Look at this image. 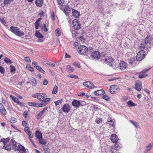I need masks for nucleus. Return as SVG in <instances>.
Instances as JSON below:
<instances>
[{
  "mask_svg": "<svg viewBox=\"0 0 153 153\" xmlns=\"http://www.w3.org/2000/svg\"><path fill=\"white\" fill-rule=\"evenodd\" d=\"M16 142L13 140H11L9 143L5 144L3 146V149L7 151L10 150L11 148L12 149L16 150Z\"/></svg>",
  "mask_w": 153,
  "mask_h": 153,
  "instance_id": "nucleus-1",
  "label": "nucleus"
},
{
  "mask_svg": "<svg viewBox=\"0 0 153 153\" xmlns=\"http://www.w3.org/2000/svg\"><path fill=\"white\" fill-rule=\"evenodd\" d=\"M105 55H104L103 57H104V58H102V61H103L105 64L112 67V63L114 61L112 57L111 56H106L105 57Z\"/></svg>",
  "mask_w": 153,
  "mask_h": 153,
  "instance_id": "nucleus-2",
  "label": "nucleus"
},
{
  "mask_svg": "<svg viewBox=\"0 0 153 153\" xmlns=\"http://www.w3.org/2000/svg\"><path fill=\"white\" fill-rule=\"evenodd\" d=\"M88 51V48L85 45H81L77 49L78 53L81 55L85 54Z\"/></svg>",
  "mask_w": 153,
  "mask_h": 153,
  "instance_id": "nucleus-3",
  "label": "nucleus"
},
{
  "mask_svg": "<svg viewBox=\"0 0 153 153\" xmlns=\"http://www.w3.org/2000/svg\"><path fill=\"white\" fill-rule=\"evenodd\" d=\"M120 90V88L117 85H112L110 86L109 91L111 94H115L117 93Z\"/></svg>",
  "mask_w": 153,
  "mask_h": 153,
  "instance_id": "nucleus-4",
  "label": "nucleus"
},
{
  "mask_svg": "<svg viewBox=\"0 0 153 153\" xmlns=\"http://www.w3.org/2000/svg\"><path fill=\"white\" fill-rule=\"evenodd\" d=\"M73 27L75 29L78 30L81 28V24L79 21L77 19L73 20L72 22Z\"/></svg>",
  "mask_w": 153,
  "mask_h": 153,
  "instance_id": "nucleus-5",
  "label": "nucleus"
},
{
  "mask_svg": "<svg viewBox=\"0 0 153 153\" xmlns=\"http://www.w3.org/2000/svg\"><path fill=\"white\" fill-rule=\"evenodd\" d=\"M145 57V52L143 50H141L138 53L136 59L137 60L140 61L143 59Z\"/></svg>",
  "mask_w": 153,
  "mask_h": 153,
  "instance_id": "nucleus-6",
  "label": "nucleus"
},
{
  "mask_svg": "<svg viewBox=\"0 0 153 153\" xmlns=\"http://www.w3.org/2000/svg\"><path fill=\"white\" fill-rule=\"evenodd\" d=\"M150 69V68L147 69H145L140 72L139 73V78L140 79H142L147 76L148 74L146 72L149 71Z\"/></svg>",
  "mask_w": 153,
  "mask_h": 153,
  "instance_id": "nucleus-7",
  "label": "nucleus"
},
{
  "mask_svg": "<svg viewBox=\"0 0 153 153\" xmlns=\"http://www.w3.org/2000/svg\"><path fill=\"white\" fill-rule=\"evenodd\" d=\"M100 53L97 51H94L91 53V56L93 59H98L100 57Z\"/></svg>",
  "mask_w": 153,
  "mask_h": 153,
  "instance_id": "nucleus-8",
  "label": "nucleus"
},
{
  "mask_svg": "<svg viewBox=\"0 0 153 153\" xmlns=\"http://www.w3.org/2000/svg\"><path fill=\"white\" fill-rule=\"evenodd\" d=\"M62 111L66 113H68L70 110V107L69 104L65 103L64 104L61 108Z\"/></svg>",
  "mask_w": 153,
  "mask_h": 153,
  "instance_id": "nucleus-9",
  "label": "nucleus"
},
{
  "mask_svg": "<svg viewBox=\"0 0 153 153\" xmlns=\"http://www.w3.org/2000/svg\"><path fill=\"white\" fill-rule=\"evenodd\" d=\"M83 85L85 87L91 89L95 88L94 85L89 81L84 82L83 83Z\"/></svg>",
  "mask_w": 153,
  "mask_h": 153,
  "instance_id": "nucleus-10",
  "label": "nucleus"
},
{
  "mask_svg": "<svg viewBox=\"0 0 153 153\" xmlns=\"http://www.w3.org/2000/svg\"><path fill=\"white\" fill-rule=\"evenodd\" d=\"M153 38L152 37L150 36H147L144 40V43L145 44H151L152 43Z\"/></svg>",
  "mask_w": 153,
  "mask_h": 153,
  "instance_id": "nucleus-11",
  "label": "nucleus"
},
{
  "mask_svg": "<svg viewBox=\"0 0 153 153\" xmlns=\"http://www.w3.org/2000/svg\"><path fill=\"white\" fill-rule=\"evenodd\" d=\"M16 150L19 151L20 153L26 152L25 148L21 145H19L18 146L16 145Z\"/></svg>",
  "mask_w": 153,
  "mask_h": 153,
  "instance_id": "nucleus-12",
  "label": "nucleus"
},
{
  "mask_svg": "<svg viewBox=\"0 0 153 153\" xmlns=\"http://www.w3.org/2000/svg\"><path fill=\"white\" fill-rule=\"evenodd\" d=\"M72 13L73 16L75 18H79L80 16L79 12L74 9L72 10Z\"/></svg>",
  "mask_w": 153,
  "mask_h": 153,
  "instance_id": "nucleus-13",
  "label": "nucleus"
},
{
  "mask_svg": "<svg viewBox=\"0 0 153 153\" xmlns=\"http://www.w3.org/2000/svg\"><path fill=\"white\" fill-rule=\"evenodd\" d=\"M127 66V64L124 61H122L120 63L119 67L121 70H122L125 69Z\"/></svg>",
  "mask_w": 153,
  "mask_h": 153,
  "instance_id": "nucleus-14",
  "label": "nucleus"
},
{
  "mask_svg": "<svg viewBox=\"0 0 153 153\" xmlns=\"http://www.w3.org/2000/svg\"><path fill=\"white\" fill-rule=\"evenodd\" d=\"M10 30L14 34L17 36L18 33L19 32L20 30L18 27L11 26L10 27Z\"/></svg>",
  "mask_w": 153,
  "mask_h": 153,
  "instance_id": "nucleus-15",
  "label": "nucleus"
},
{
  "mask_svg": "<svg viewBox=\"0 0 153 153\" xmlns=\"http://www.w3.org/2000/svg\"><path fill=\"white\" fill-rule=\"evenodd\" d=\"M111 141L113 143L117 142L118 140L117 136L116 134H112L111 137Z\"/></svg>",
  "mask_w": 153,
  "mask_h": 153,
  "instance_id": "nucleus-16",
  "label": "nucleus"
},
{
  "mask_svg": "<svg viewBox=\"0 0 153 153\" xmlns=\"http://www.w3.org/2000/svg\"><path fill=\"white\" fill-rule=\"evenodd\" d=\"M81 104L80 101L74 100L72 102V105L75 107L79 108Z\"/></svg>",
  "mask_w": 153,
  "mask_h": 153,
  "instance_id": "nucleus-17",
  "label": "nucleus"
},
{
  "mask_svg": "<svg viewBox=\"0 0 153 153\" xmlns=\"http://www.w3.org/2000/svg\"><path fill=\"white\" fill-rule=\"evenodd\" d=\"M94 93L96 96L102 95L104 94L105 91L101 89L95 91Z\"/></svg>",
  "mask_w": 153,
  "mask_h": 153,
  "instance_id": "nucleus-18",
  "label": "nucleus"
},
{
  "mask_svg": "<svg viewBox=\"0 0 153 153\" xmlns=\"http://www.w3.org/2000/svg\"><path fill=\"white\" fill-rule=\"evenodd\" d=\"M135 89L138 91H140L142 89V84L139 82H137L135 84Z\"/></svg>",
  "mask_w": 153,
  "mask_h": 153,
  "instance_id": "nucleus-19",
  "label": "nucleus"
},
{
  "mask_svg": "<svg viewBox=\"0 0 153 153\" xmlns=\"http://www.w3.org/2000/svg\"><path fill=\"white\" fill-rule=\"evenodd\" d=\"M0 111L2 114L4 115H6L7 112L6 109L1 103H0Z\"/></svg>",
  "mask_w": 153,
  "mask_h": 153,
  "instance_id": "nucleus-20",
  "label": "nucleus"
},
{
  "mask_svg": "<svg viewBox=\"0 0 153 153\" xmlns=\"http://www.w3.org/2000/svg\"><path fill=\"white\" fill-rule=\"evenodd\" d=\"M39 15L40 16V17L39 18V22L41 19L44 17L46 18L47 16L46 13L43 11H40V13H39Z\"/></svg>",
  "mask_w": 153,
  "mask_h": 153,
  "instance_id": "nucleus-21",
  "label": "nucleus"
},
{
  "mask_svg": "<svg viewBox=\"0 0 153 153\" xmlns=\"http://www.w3.org/2000/svg\"><path fill=\"white\" fill-rule=\"evenodd\" d=\"M46 97V95L44 93H41L39 94V100L41 101H43L44 98Z\"/></svg>",
  "mask_w": 153,
  "mask_h": 153,
  "instance_id": "nucleus-22",
  "label": "nucleus"
},
{
  "mask_svg": "<svg viewBox=\"0 0 153 153\" xmlns=\"http://www.w3.org/2000/svg\"><path fill=\"white\" fill-rule=\"evenodd\" d=\"M29 129L28 127H26L24 128V130L25 132L29 135V137L30 138H32L33 137V135L31 134L29 130Z\"/></svg>",
  "mask_w": 153,
  "mask_h": 153,
  "instance_id": "nucleus-23",
  "label": "nucleus"
},
{
  "mask_svg": "<svg viewBox=\"0 0 153 153\" xmlns=\"http://www.w3.org/2000/svg\"><path fill=\"white\" fill-rule=\"evenodd\" d=\"M39 26L41 28V29L42 31H44L45 32H47L48 31V29L46 27L45 24L43 23L42 24H40L39 25Z\"/></svg>",
  "mask_w": 153,
  "mask_h": 153,
  "instance_id": "nucleus-24",
  "label": "nucleus"
},
{
  "mask_svg": "<svg viewBox=\"0 0 153 153\" xmlns=\"http://www.w3.org/2000/svg\"><path fill=\"white\" fill-rule=\"evenodd\" d=\"M28 104L30 106L35 107H38V103L33 102H27Z\"/></svg>",
  "mask_w": 153,
  "mask_h": 153,
  "instance_id": "nucleus-25",
  "label": "nucleus"
},
{
  "mask_svg": "<svg viewBox=\"0 0 153 153\" xmlns=\"http://www.w3.org/2000/svg\"><path fill=\"white\" fill-rule=\"evenodd\" d=\"M9 138L8 137L6 139L3 138L1 139L0 141V142H2L3 143L4 145L5 144H7V143L9 142Z\"/></svg>",
  "mask_w": 153,
  "mask_h": 153,
  "instance_id": "nucleus-26",
  "label": "nucleus"
},
{
  "mask_svg": "<svg viewBox=\"0 0 153 153\" xmlns=\"http://www.w3.org/2000/svg\"><path fill=\"white\" fill-rule=\"evenodd\" d=\"M114 147L115 149L117 150H119L122 148V145L121 144L118 143L115 145Z\"/></svg>",
  "mask_w": 153,
  "mask_h": 153,
  "instance_id": "nucleus-27",
  "label": "nucleus"
},
{
  "mask_svg": "<svg viewBox=\"0 0 153 153\" xmlns=\"http://www.w3.org/2000/svg\"><path fill=\"white\" fill-rule=\"evenodd\" d=\"M51 100V98H47L46 97L45 98L44 100L42 102H43L44 103L47 105L50 103Z\"/></svg>",
  "mask_w": 153,
  "mask_h": 153,
  "instance_id": "nucleus-28",
  "label": "nucleus"
},
{
  "mask_svg": "<svg viewBox=\"0 0 153 153\" xmlns=\"http://www.w3.org/2000/svg\"><path fill=\"white\" fill-rule=\"evenodd\" d=\"M39 142L40 143V144L42 145H45L47 142V140L46 139H41L39 140Z\"/></svg>",
  "mask_w": 153,
  "mask_h": 153,
  "instance_id": "nucleus-29",
  "label": "nucleus"
},
{
  "mask_svg": "<svg viewBox=\"0 0 153 153\" xmlns=\"http://www.w3.org/2000/svg\"><path fill=\"white\" fill-rule=\"evenodd\" d=\"M137 61L135 58H132L130 60H129L128 62L129 64L132 65H135V61Z\"/></svg>",
  "mask_w": 153,
  "mask_h": 153,
  "instance_id": "nucleus-30",
  "label": "nucleus"
},
{
  "mask_svg": "<svg viewBox=\"0 0 153 153\" xmlns=\"http://www.w3.org/2000/svg\"><path fill=\"white\" fill-rule=\"evenodd\" d=\"M127 104L128 106L129 107H133L136 105V104L133 102L131 100L128 101L127 102Z\"/></svg>",
  "mask_w": 153,
  "mask_h": 153,
  "instance_id": "nucleus-31",
  "label": "nucleus"
},
{
  "mask_svg": "<svg viewBox=\"0 0 153 153\" xmlns=\"http://www.w3.org/2000/svg\"><path fill=\"white\" fill-rule=\"evenodd\" d=\"M153 143L151 142L148 145L146 146V150L147 151H149L153 146Z\"/></svg>",
  "mask_w": 153,
  "mask_h": 153,
  "instance_id": "nucleus-32",
  "label": "nucleus"
},
{
  "mask_svg": "<svg viewBox=\"0 0 153 153\" xmlns=\"http://www.w3.org/2000/svg\"><path fill=\"white\" fill-rule=\"evenodd\" d=\"M48 109V107H45L44 109L40 112L39 113V116L40 115L41 117L42 116V115L44 113H45L46 111L47 110V109Z\"/></svg>",
  "mask_w": 153,
  "mask_h": 153,
  "instance_id": "nucleus-33",
  "label": "nucleus"
},
{
  "mask_svg": "<svg viewBox=\"0 0 153 153\" xmlns=\"http://www.w3.org/2000/svg\"><path fill=\"white\" fill-rule=\"evenodd\" d=\"M130 122L133 125L135 128H138L139 126L138 123L136 121H133L131 120H130Z\"/></svg>",
  "mask_w": 153,
  "mask_h": 153,
  "instance_id": "nucleus-34",
  "label": "nucleus"
},
{
  "mask_svg": "<svg viewBox=\"0 0 153 153\" xmlns=\"http://www.w3.org/2000/svg\"><path fill=\"white\" fill-rule=\"evenodd\" d=\"M58 90V87L57 86L55 85L53 88V89L52 91V94H56Z\"/></svg>",
  "mask_w": 153,
  "mask_h": 153,
  "instance_id": "nucleus-35",
  "label": "nucleus"
},
{
  "mask_svg": "<svg viewBox=\"0 0 153 153\" xmlns=\"http://www.w3.org/2000/svg\"><path fill=\"white\" fill-rule=\"evenodd\" d=\"M58 4L61 6H63L65 4L64 0H57Z\"/></svg>",
  "mask_w": 153,
  "mask_h": 153,
  "instance_id": "nucleus-36",
  "label": "nucleus"
},
{
  "mask_svg": "<svg viewBox=\"0 0 153 153\" xmlns=\"http://www.w3.org/2000/svg\"><path fill=\"white\" fill-rule=\"evenodd\" d=\"M62 99L59 100L57 101H55L54 103L55 104V105L57 106V105H59L60 104H61L62 103Z\"/></svg>",
  "mask_w": 153,
  "mask_h": 153,
  "instance_id": "nucleus-37",
  "label": "nucleus"
},
{
  "mask_svg": "<svg viewBox=\"0 0 153 153\" xmlns=\"http://www.w3.org/2000/svg\"><path fill=\"white\" fill-rule=\"evenodd\" d=\"M13 0H4V5H7L9 4Z\"/></svg>",
  "mask_w": 153,
  "mask_h": 153,
  "instance_id": "nucleus-38",
  "label": "nucleus"
},
{
  "mask_svg": "<svg viewBox=\"0 0 153 153\" xmlns=\"http://www.w3.org/2000/svg\"><path fill=\"white\" fill-rule=\"evenodd\" d=\"M10 97L14 100V101L16 103L17 102H18V101L19 100L17 98L15 97V96L13 95H10Z\"/></svg>",
  "mask_w": 153,
  "mask_h": 153,
  "instance_id": "nucleus-39",
  "label": "nucleus"
},
{
  "mask_svg": "<svg viewBox=\"0 0 153 153\" xmlns=\"http://www.w3.org/2000/svg\"><path fill=\"white\" fill-rule=\"evenodd\" d=\"M43 36L39 32V42H42L44 40Z\"/></svg>",
  "mask_w": 153,
  "mask_h": 153,
  "instance_id": "nucleus-40",
  "label": "nucleus"
},
{
  "mask_svg": "<svg viewBox=\"0 0 153 153\" xmlns=\"http://www.w3.org/2000/svg\"><path fill=\"white\" fill-rule=\"evenodd\" d=\"M67 68L68 70V71L69 72H72L73 71V68L70 65H68Z\"/></svg>",
  "mask_w": 153,
  "mask_h": 153,
  "instance_id": "nucleus-41",
  "label": "nucleus"
},
{
  "mask_svg": "<svg viewBox=\"0 0 153 153\" xmlns=\"http://www.w3.org/2000/svg\"><path fill=\"white\" fill-rule=\"evenodd\" d=\"M4 61L7 64H11V61L7 58H5L4 60Z\"/></svg>",
  "mask_w": 153,
  "mask_h": 153,
  "instance_id": "nucleus-42",
  "label": "nucleus"
},
{
  "mask_svg": "<svg viewBox=\"0 0 153 153\" xmlns=\"http://www.w3.org/2000/svg\"><path fill=\"white\" fill-rule=\"evenodd\" d=\"M56 35L57 36H59L61 35V33L59 28H57L55 30Z\"/></svg>",
  "mask_w": 153,
  "mask_h": 153,
  "instance_id": "nucleus-43",
  "label": "nucleus"
},
{
  "mask_svg": "<svg viewBox=\"0 0 153 153\" xmlns=\"http://www.w3.org/2000/svg\"><path fill=\"white\" fill-rule=\"evenodd\" d=\"M26 68L27 69L31 72L33 71V68L29 65H26Z\"/></svg>",
  "mask_w": 153,
  "mask_h": 153,
  "instance_id": "nucleus-44",
  "label": "nucleus"
},
{
  "mask_svg": "<svg viewBox=\"0 0 153 153\" xmlns=\"http://www.w3.org/2000/svg\"><path fill=\"white\" fill-rule=\"evenodd\" d=\"M10 72L11 73L13 72L16 71V68L14 66L12 65H10Z\"/></svg>",
  "mask_w": 153,
  "mask_h": 153,
  "instance_id": "nucleus-45",
  "label": "nucleus"
},
{
  "mask_svg": "<svg viewBox=\"0 0 153 153\" xmlns=\"http://www.w3.org/2000/svg\"><path fill=\"white\" fill-rule=\"evenodd\" d=\"M146 45L145 44L141 43L139 46V48L140 49H144L146 47Z\"/></svg>",
  "mask_w": 153,
  "mask_h": 153,
  "instance_id": "nucleus-46",
  "label": "nucleus"
},
{
  "mask_svg": "<svg viewBox=\"0 0 153 153\" xmlns=\"http://www.w3.org/2000/svg\"><path fill=\"white\" fill-rule=\"evenodd\" d=\"M32 65L33 66L36 67V68L38 70V66L37 65L38 63L37 62L33 61L32 63Z\"/></svg>",
  "mask_w": 153,
  "mask_h": 153,
  "instance_id": "nucleus-47",
  "label": "nucleus"
},
{
  "mask_svg": "<svg viewBox=\"0 0 153 153\" xmlns=\"http://www.w3.org/2000/svg\"><path fill=\"white\" fill-rule=\"evenodd\" d=\"M109 120L108 121V123L111 126H114V121H112V119L110 118L109 119Z\"/></svg>",
  "mask_w": 153,
  "mask_h": 153,
  "instance_id": "nucleus-48",
  "label": "nucleus"
},
{
  "mask_svg": "<svg viewBox=\"0 0 153 153\" xmlns=\"http://www.w3.org/2000/svg\"><path fill=\"white\" fill-rule=\"evenodd\" d=\"M39 71L42 74H45V71L43 70L41 67L39 66Z\"/></svg>",
  "mask_w": 153,
  "mask_h": 153,
  "instance_id": "nucleus-49",
  "label": "nucleus"
},
{
  "mask_svg": "<svg viewBox=\"0 0 153 153\" xmlns=\"http://www.w3.org/2000/svg\"><path fill=\"white\" fill-rule=\"evenodd\" d=\"M0 72L2 74H3L5 72V69L2 66H0Z\"/></svg>",
  "mask_w": 153,
  "mask_h": 153,
  "instance_id": "nucleus-50",
  "label": "nucleus"
},
{
  "mask_svg": "<svg viewBox=\"0 0 153 153\" xmlns=\"http://www.w3.org/2000/svg\"><path fill=\"white\" fill-rule=\"evenodd\" d=\"M73 64L74 66H76V67H77L79 68H80V64L78 62H74L73 63Z\"/></svg>",
  "mask_w": 153,
  "mask_h": 153,
  "instance_id": "nucleus-51",
  "label": "nucleus"
},
{
  "mask_svg": "<svg viewBox=\"0 0 153 153\" xmlns=\"http://www.w3.org/2000/svg\"><path fill=\"white\" fill-rule=\"evenodd\" d=\"M16 119L14 117H11L10 120V122L13 123L16 122Z\"/></svg>",
  "mask_w": 153,
  "mask_h": 153,
  "instance_id": "nucleus-52",
  "label": "nucleus"
},
{
  "mask_svg": "<svg viewBox=\"0 0 153 153\" xmlns=\"http://www.w3.org/2000/svg\"><path fill=\"white\" fill-rule=\"evenodd\" d=\"M24 34V33L22 31L19 30V32L18 33L17 36H21Z\"/></svg>",
  "mask_w": 153,
  "mask_h": 153,
  "instance_id": "nucleus-53",
  "label": "nucleus"
},
{
  "mask_svg": "<svg viewBox=\"0 0 153 153\" xmlns=\"http://www.w3.org/2000/svg\"><path fill=\"white\" fill-rule=\"evenodd\" d=\"M102 98L104 99L107 101L109 100L110 99L109 97L108 96L106 95H103L102 96Z\"/></svg>",
  "mask_w": 153,
  "mask_h": 153,
  "instance_id": "nucleus-54",
  "label": "nucleus"
},
{
  "mask_svg": "<svg viewBox=\"0 0 153 153\" xmlns=\"http://www.w3.org/2000/svg\"><path fill=\"white\" fill-rule=\"evenodd\" d=\"M102 121V118H97L95 120L96 123L97 124L100 123Z\"/></svg>",
  "mask_w": 153,
  "mask_h": 153,
  "instance_id": "nucleus-55",
  "label": "nucleus"
},
{
  "mask_svg": "<svg viewBox=\"0 0 153 153\" xmlns=\"http://www.w3.org/2000/svg\"><path fill=\"white\" fill-rule=\"evenodd\" d=\"M31 81L32 82V84L33 85H35L36 84V79L34 78H33L31 79Z\"/></svg>",
  "mask_w": 153,
  "mask_h": 153,
  "instance_id": "nucleus-56",
  "label": "nucleus"
},
{
  "mask_svg": "<svg viewBox=\"0 0 153 153\" xmlns=\"http://www.w3.org/2000/svg\"><path fill=\"white\" fill-rule=\"evenodd\" d=\"M68 77L72 78H74L76 79H79V78L77 76L73 74L71 75H70Z\"/></svg>",
  "mask_w": 153,
  "mask_h": 153,
  "instance_id": "nucleus-57",
  "label": "nucleus"
},
{
  "mask_svg": "<svg viewBox=\"0 0 153 153\" xmlns=\"http://www.w3.org/2000/svg\"><path fill=\"white\" fill-rule=\"evenodd\" d=\"M44 150V153H50L49 147L47 148L46 149H45Z\"/></svg>",
  "mask_w": 153,
  "mask_h": 153,
  "instance_id": "nucleus-58",
  "label": "nucleus"
},
{
  "mask_svg": "<svg viewBox=\"0 0 153 153\" xmlns=\"http://www.w3.org/2000/svg\"><path fill=\"white\" fill-rule=\"evenodd\" d=\"M25 60L27 62H31V60H30V58L28 57H25Z\"/></svg>",
  "mask_w": 153,
  "mask_h": 153,
  "instance_id": "nucleus-59",
  "label": "nucleus"
},
{
  "mask_svg": "<svg viewBox=\"0 0 153 153\" xmlns=\"http://www.w3.org/2000/svg\"><path fill=\"white\" fill-rule=\"evenodd\" d=\"M43 0H39V7H41L43 4Z\"/></svg>",
  "mask_w": 153,
  "mask_h": 153,
  "instance_id": "nucleus-60",
  "label": "nucleus"
},
{
  "mask_svg": "<svg viewBox=\"0 0 153 153\" xmlns=\"http://www.w3.org/2000/svg\"><path fill=\"white\" fill-rule=\"evenodd\" d=\"M46 105H47V104L44 103V102H42L39 104V107H42Z\"/></svg>",
  "mask_w": 153,
  "mask_h": 153,
  "instance_id": "nucleus-61",
  "label": "nucleus"
},
{
  "mask_svg": "<svg viewBox=\"0 0 153 153\" xmlns=\"http://www.w3.org/2000/svg\"><path fill=\"white\" fill-rule=\"evenodd\" d=\"M35 27L36 29H38V19L36 20L35 23Z\"/></svg>",
  "mask_w": 153,
  "mask_h": 153,
  "instance_id": "nucleus-62",
  "label": "nucleus"
},
{
  "mask_svg": "<svg viewBox=\"0 0 153 153\" xmlns=\"http://www.w3.org/2000/svg\"><path fill=\"white\" fill-rule=\"evenodd\" d=\"M93 108L95 111H96L98 109V105H94L93 106Z\"/></svg>",
  "mask_w": 153,
  "mask_h": 153,
  "instance_id": "nucleus-63",
  "label": "nucleus"
},
{
  "mask_svg": "<svg viewBox=\"0 0 153 153\" xmlns=\"http://www.w3.org/2000/svg\"><path fill=\"white\" fill-rule=\"evenodd\" d=\"M114 149H115V147L114 148H113V147H111L110 148L109 152H111V153H113L114 152Z\"/></svg>",
  "mask_w": 153,
  "mask_h": 153,
  "instance_id": "nucleus-64",
  "label": "nucleus"
}]
</instances>
